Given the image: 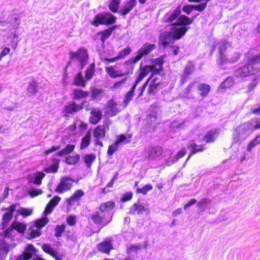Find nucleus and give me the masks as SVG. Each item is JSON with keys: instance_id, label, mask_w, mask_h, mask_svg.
I'll list each match as a JSON object with an SVG mask.
<instances>
[{"instance_id": "f257e3e1", "label": "nucleus", "mask_w": 260, "mask_h": 260, "mask_svg": "<svg viewBox=\"0 0 260 260\" xmlns=\"http://www.w3.org/2000/svg\"><path fill=\"white\" fill-rule=\"evenodd\" d=\"M164 19L165 21L171 23L169 32L161 34L159 38L160 43L166 46L185 34L189 28L188 25L192 23L194 18H190L186 16L181 15L180 9L177 8L173 11L166 14Z\"/></svg>"}, {"instance_id": "f03ea898", "label": "nucleus", "mask_w": 260, "mask_h": 260, "mask_svg": "<svg viewBox=\"0 0 260 260\" xmlns=\"http://www.w3.org/2000/svg\"><path fill=\"white\" fill-rule=\"evenodd\" d=\"M115 206L112 201L102 204L99 209L92 213L91 217L92 221L96 224L106 226L112 219Z\"/></svg>"}, {"instance_id": "7ed1b4c3", "label": "nucleus", "mask_w": 260, "mask_h": 260, "mask_svg": "<svg viewBox=\"0 0 260 260\" xmlns=\"http://www.w3.org/2000/svg\"><path fill=\"white\" fill-rule=\"evenodd\" d=\"M140 72L138 75V76L136 78L135 81L136 83H139L142 79L147 76L148 73L151 72L150 77L147 80V81L140 87L137 89L138 93V96H141L146 87L148 82L153 78L157 74L154 71L153 68L151 65H147L144 67H142V63L141 62L140 66Z\"/></svg>"}, {"instance_id": "20e7f679", "label": "nucleus", "mask_w": 260, "mask_h": 260, "mask_svg": "<svg viewBox=\"0 0 260 260\" xmlns=\"http://www.w3.org/2000/svg\"><path fill=\"white\" fill-rule=\"evenodd\" d=\"M155 48V45L153 44L145 43L136 52V56L125 61L124 63L125 66L134 64L139 61L144 56L152 52Z\"/></svg>"}, {"instance_id": "39448f33", "label": "nucleus", "mask_w": 260, "mask_h": 260, "mask_svg": "<svg viewBox=\"0 0 260 260\" xmlns=\"http://www.w3.org/2000/svg\"><path fill=\"white\" fill-rule=\"evenodd\" d=\"M70 55L71 61L77 62L81 69L87 63L88 54L84 48H80L76 52H71Z\"/></svg>"}, {"instance_id": "423d86ee", "label": "nucleus", "mask_w": 260, "mask_h": 260, "mask_svg": "<svg viewBox=\"0 0 260 260\" xmlns=\"http://www.w3.org/2000/svg\"><path fill=\"white\" fill-rule=\"evenodd\" d=\"M251 58L248 59V63L245 66L238 68L234 72V76L238 78H244L253 74L257 72V69L254 68L256 63H252Z\"/></svg>"}, {"instance_id": "0eeeda50", "label": "nucleus", "mask_w": 260, "mask_h": 260, "mask_svg": "<svg viewBox=\"0 0 260 260\" xmlns=\"http://www.w3.org/2000/svg\"><path fill=\"white\" fill-rule=\"evenodd\" d=\"M116 19V17L110 12L101 13L95 16L91 24L95 26L100 24H112L115 22Z\"/></svg>"}, {"instance_id": "6e6552de", "label": "nucleus", "mask_w": 260, "mask_h": 260, "mask_svg": "<svg viewBox=\"0 0 260 260\" xmlns=\"http://www.w3.org/2000/svg\"><path fill=\"white\" fill-rule=\"evenodd\" d=\"M132 137V134L120 135L117 136L115 142L108 147L107 154L109 156H112L114 153L118 149L119 145L121 143H128Z\"/></svg>"}, {"instance_id": "1a4fd4ad", "label": "nucleus", "mask_w": 260, "mask_h": 260, "mask_svg": "<svg viewBox=\"0 0 260 260\" xmlns=\"http://www.w3.org/2000/svg\"><path fill=\"white\" fill-rule=\"evenodd\" d=\"M253 131L251 126L248 123H244L241 125L236 130V135L237 138L234 139L235 142H238L239 140H244Z\"/></svg>"}, {"instance_id": "9d476101", "label": "nucleus", "mask_w": 260, "mask_h": 260, "mask_svg": "<svg viewBox=\"0 0 260 260\" xmlns=\"http://www.w3.org/2000/svg\"><path fill=\"white\" fill-rule=\"evenodd\" d=\"M54 207L52 205L49 203L47 205L43 212V216L35 221H34V228H43L44 226L48 222V218L47 217V215L51 213Z\"/></svg>"}, {"instance_id": "9b49d317", "label": "nucleus", "mask_w": 260, "mask_h": 260, "mask_svg": "<svg viewBox=\"0 0 260 260\" xmlns=\"http://www.w3.org/2000/svg\"><path fill=\"white\" fill-rule=\"evenodd\" d=\"M19 206L18 203L14 204L8 208H2V210H5L7 212L3 215L2 218L3 228H6L12 218L13 212L15 211L17 207Z\"/></svg>"}, {"instance_id": "f8f14e48", "label": "nucleus", "mask_w": 260, "mask_h": 260, "mask_svg": "<svg viewBox=\"0 0 260 260\" xmlns=\"http://www.w3.org/2000/svg\"><path fill=\"white\" fill-rule=\"evenodd\" d=\"M127 71L124 72H122L121 71H117L114 69V67L112 66H110L106 68V71L108 73V74L111 78H116L117 77H121L124 75H126L130 73H132L134 69V67L132 64H130L128 66Z\"/></svg>"}, {"instance_id": "ddd939ff", "label": "nucleus", "mask_w": 260, "mask_h": 260, "mask_svg": "<svg viewBox=\"0 0 260 260\" xmlns=\"http://www.w3.org/2000/svg\"><path fill=\"white\" fill-rule=\"evenodd\" d=\"M73 182L74 181L71 178L63 177L56 188V191L58 193H62L70 189Z\"/></svg>"}, {"instance_id": "4468645a", "label": "nucleus", "mask_w": 260, "mask_h": 260, "mask_svg": "<svg viewBox=\"0 0 260 260\" xmlns=\"http://www.w3.org/2000/svg\"><path fill=\"white\" fill-rule=\"evenodd\" d=\"M98 250L103 253L109 254L110 251L113 249L112 240L111 238H106L96 245Z\"/></svg>"}, {"instance_id": "2eb2a0df", "label": "nucleus", "mask_w": 260, "mask_h": 260, "mask_svg": "<svg viewBox=\"0 0 260 260\" xmlns=\"http://www.w3.org/2000/svg\"><path fill=\"white\" fill-rule=\"evenodd\" d=\"M132 52V49L130 47H127L126 48H124L122 50L119 52L117 56L112 58H108L105 56L104 54H101V58L102 60H105V61L109 62H113L116 61L118 60L122 59L124 58L125 56L128 55Z\"/></svg>"}, {"instance_id": "dca6fc26", "label": "nucleus", "mask_w": 260, "mask_h": 260, "mask_svg": "<svg viewBox=\"0 0 260 260\" xmlns=\"http://www.w3.org/2000/svg\"><path fill=\"white\" fill-rule=\"evenodd\" d=\"M82 104H83V102ZM82 108V104H76L74 102H72L68 103L64 106V109L62 111V114L64 116H68L69 114H72L74 112H78Z\"/></svg>"}, {"instance_id": "f3484780", "label": "nucleus", "mask_w": 260, "mask_h": 260, "mask_svg": "<svg viewBox=\"0 0 260 260\" xmlns=\"http://www.w3.org/2000/svg\"><path fill=\"white\" fill-rule=\"evenodd\" d=\"M137 4V0H126L121 6L119 13L125 15L131 12Z\"/></svg>"}, {"instance_id": "a211bd4d", "label": "nucleus", "mask_w": 260, "mask_h": 260, "mask_svg": "<svg viewBox=\"0 0 260 260\" xmlns=\"http://www.w3.org/2000/svg\"><path fill=\"white\" fill-rule=\"evenodd\" d=\"M16 244H7L5 241H0V258L4 259L7 255L10 249L14 248Z\"/></svg>"}, {"instance_id": "6ab92c4d", "label": "nucleus", "mask_w": 260, "mask_h": 260, "mask_svg": "<svg viewBox=\"0 0 260 260\" xmlns=\"http://www.w3.org/2000/svg\"><path fill=\"white\" fill-rule=\"evenodd\" d=\"M149 212L148 208L143 206L139 202L135 203L130 208L129 213L132 214H142Z\"/></svg>"}, {"instance_id": "aec40b11", "label": "nucleus", "mask_w": 260, "mask_h": 260, "mask_svg": "<svg viewBox=\"0 0 260 260\" xmlns=\"http://www.w3.org/2000/svg\"><path fill=\"white\" fill-rule=\"evenodd\" d=\"M166 55H162L158 58L153 59L151 61L154 71L157 74H159L163 69V64Z\"/></svg>"}, {"instance_id": "412c9836", "label": "nucleus", "mask_w": 260, "mask_h": 260, "mask_svg": "<svg viewBox=\"0 0 260 260\" xmlns=\"http://www.w3.org/2000/svg\"><path fill=\"white\" fill-rule=\"evenodd\" d=\"M150 80L151 81L147 89V92L149 94H154L157 91V88L161 83L160 79L157 77V76H154Z\"/></svg>"}, {"instance_id": "4be33fe9", "label": "nucleus", "mask_w": 260, "mask_h": 260, "mask_svg": "<svg viewBox=\"0 0 260 260\" xmlns=\"http://www.w3.org/2000/svg\"><path fill=\"white\" fill-rule=\"evenodd\" d=\"M195 64L192 61H188L186 64L183 73L181 76L182 82H185L189 75L191 74L194 70Z\"/></svg>"}, {"instance_id": "5701e85b", "label": "nucleus", "mask_w": 260, "mask_h": 260, "mask_svg": "<svg viewBox=\"0 0 260 260\" xmlns=\"http://www.w3.org/2000/svg\"><path fill=\"white\" fill-rule=\"evenodd\" d=\"M118 111L116 103L112 100H110L107 105L106 114L109 116H113Z\"/></svg>"}, {"instance_id": "b1692460", "label": "nucleus", "mask_w": 260, "mask_h": 260, "mask_svg": "<svg viewBox=\"0 0 260 260\" xmlns=\"http://www.w3.org/2000/svg\"><path fill=\"white\" fill-rule=\"evenodd\" d=\"M231 45L225 42V41H221L219 43V59L221 65L226 61V59L224 55V52L225 51L228 47L230 46Z\"/></svg>"}, {"instance_id": "393cba45", "label": "nucleus", "mask_w": 260, "mask_h": 260, "mask_svg": "<svg viewBox=\"0 0 260 260\" xmlns=\"http://www.w3.org/2000/svg\"><path fill=\"white\" fill-rule=\"evenodd\" d=\"M188 149L190 150L191 153L189 154L187 160L189 159L190 156L197 152L202 151L204 149V146L201 145H197L194 141L190 142L188 146Z\"/></svg>"}, {"instance_id": "a878e982", "label": "nucleus", "mask_w": 260, "mask_h": 260, "mask_svg": "<svg viewBox=\"0 0 260 260\" xmlns=\"http://www.w3.org/2000/svg\"><path fill=\"white\" fill-rule=\"evenodd\" d=\"M26 229H7L6 231L3 232V237L5 239L10 238L13 239L14 235L15 232L18 233H23Z\"/></svg>"}, {"instance_id": "bb28decb", "label": "nucleus", "mask_w": 260, "mask_h": 260, "mask_svg": "<svg viewBox=\"0 0 260 260\" xmlns=\"http://www.w3.org/2000/svg\"><path fill=\"white\" fill-rule=\"evenodd\" d=\"M106 132L105 125H99L93 131V136L95 139H101L105 137Z\"/></svg>"}, {"instance_id": "cd10ccee", "label": "nucleus", "mask_w": 260, "mask_h": 260, "mask_svg": "<svg viewBox=\"0 0 260 260\" xmlns=\"http://www.w3.org/2000/svg\"><path fill=\"white\" fill-rule=\"evenodd\" d=\"M148 151L149 157L151 159L159 156L162 153V149L159 147H149Z\"/></svg>"}, {"instance_id": "c85d7f7f", "label": "nucleus", "mask_w": 260, "mask_h": 260, "mask_svg": "<svg viewBox=\"0 0 260 260\" xmlns=\"http://www.w3.org/2000/svg\"><path fill=\"white\" fill-rule=\"evenodd\" d=\"M42 248L45 253L50 255L54 258L59 254L57 250H54L49 244H43L42 245Z\"/></svg>"}, {"instance_id": "c756f323", "label": "nucleus", "mask_w": 260, "mask_h": 260, "mask_svg": "<svg viewBox=\"0 0 260 260\" xmlns=\"http://www.w3.org/2000/svg\"><path fill=\"white\" fill-rule=\"evenodd\" d=\"M102 113L100 110H92L91 111L90 121L92 124L97 123L101 119Z\"/></svg>"}, {"instance_id": "7c9ffc66", "label": "nucleus", "mask_w": 260, "mask_h": 260, "mask_svg": "<svg viewBox=\"0 0 260 260\" xmlns=\"http://www.w3.org/2000/svg\"><path fill=\"white\" fill-rule=\"evenodd\" d=\"M217 137V131L213 129L208 132L204 136V140L206 143L213 142Z\"/></svg>"}, {"instance_id": "2f4dec72", "label": "nucleus", "mask_w": 260, "mask_h": 260, "mask_svg": "<svg viewBox=\"0 0 260 260\" xmlns=\"http://www.w3.org/2000/svg\"><path fill=\"white\" fill-rule=\"evenodd\" d=\"M198 89L199 91V93L204 98L207 95L210 90V87L206 84H199L198 85Z\"/></svg>"}, {"instance_id": "473e14b6", "label": "nucleus", "mask_w": 260, "mask_h": 260, "mask_svg": "<svg viewBox=\"0 0 260 260\" xmlns=\"http://www.w3.org/2000/svg\"><path fill=\"white\" fill-rule=\"evenodd\" d=\"M138 84L139 83H136V82L135 81L134 84L133 85V86L131 87V88L130 89V90L126 93V94L125 96L124 100V103H125V104L126 105L129 102V101H131V100L134 95V93L135 90Z\"/></svg>"}, {"instance_id": "72a5a7b5", "label": "nucleus", "mask_w": 260, "mask_h": 260, "mask_svg": "<svg viewBox=\"0 0 260 260\" xmlns=\"http://www.w3.org/2000/svg\"><path fill=\"white\" fill-rule=\"evenodd\" d=\"M91 135L90 132H88L85 136L82 139L80 148L83 149L88 146L90 143Z\"/></svg>"}, {"instance_id": "f704fd0d", "label": "nucleus", "mask_w": 260, "mask_h": 260, "mask_svg": "<svg viewBox=\"0 0 260 260\" xmlns=\"http://www.w3.org/2000/svg\"><path fill=\"white\" fill-rule=\"evenodd\" d=\"M45 175V173L42 172H37L34 173V184L40 185L42 183V180Z\"/></svg>"}, {"instance_id": "c9c22d12", "label": "nucleus", "mask_w": 260, "mask_h": 260, "mask_svg": "<svg viewBox=\"0 0 260 260\" xmlns=\"http://www.w3.org/2000/svg\"><path fill=\"white\" fill-rule=\"evenodd\" d=\"M88 93L87 91H84L80 89H75L73 91L74 99H80L88 96Z\"/></svg>"}, {"instance_id": "e433bc0d", "label": "nucleus", "mask_w": 260, "mask_h": 260, "mask_svg": "<svg viewBox=\"0 0 260 260\" xmlns=\"http://www.w3.org/2000/svg\"><path fill=\"white\" fill-rule=\"evenodd\" d=\"M59 160L56 158L53 159V164L46 169L47 173H55L58 168Z\"/></svg>"}, {"instance_id": "4c0bfd02", "label": "nucleus", "mask_w": 260, "mask_h": 260, "mask_svg": "<svg viewBox=\"0 0 260 260\" xmlns=\"http://www.w3.org/2000/svg\"><path fill=\"white\" fill-rule=\"evenodd\" d=\"M77 125L80 127L81 129H84L86 128L87 126L86 123H83L79 120H76L73 124L69 126V131L71 132H73L76 129Z\"/></svg>"}, {"instance_id": "58836bf2", "label": "nucleus", "mask_w": 260, "mask_h": 260, "mask_svg": "<svg viewBox=\"0 0 260 260\" xmlns=\"http://www.w3.org/2000/svg\"><path fill=\"white\" fill-rule=\"evenodd\" d=\"M15 211H17L19 214L22 215L24 217H26L31 214L32 210L31 209L20 207L19 205Z\"/></svg>"}, {"instance_id": "ea45409f", "label": "nucleus", "mask_w": 260, "mask_h": 260, "mask_svg": "<svg viewBox=\"0 0 260 260\" xmlns=\"http://www.w3.org/2000/svg\"><path fill=\"white\" fill-rule=\"evenodd\" d=\"M103 92V90L101 89L93 88L92 89L91 98L93 100L95 101L100 100Z\"/></svg>"}, {"instance_id": "a19ab883", "label": "nucleus", "mask_w": 260, "mask_h": 260, "mask_svg": "<svg viewBox=\"0 0 260 260\" xmlns=\"http://www.w3.org/2000/svg\"><path fill=\"white\" fill-rule=\"evenodd\" d=\"M74 82L76 85L81 86H85V81L81 74V73L79 72L75 75Z\"/></svg>"}, {"instance_id": "79ce46f5", "label": "nucleus", "mask_w": 260, "mask_h": 260, "mask_svg": "<svg viewBox=\"0 0 260 260\" xmlns=\"http://www.w3.org/2000/svg\"><path fill=\"white\" fill-rule=\"evenodd\" d=\"M234 84L233 79L231 77H228L220 85V88L223 89L231 87Z\"/></svg>"}, {"instance_id": "37998d69", "label": "nucleus", "mask_w": 260, "mask_h": 260, "mask_svg": "<svg viewBox=\"0 0 260 260\" xmlns=\"http://www.w3.org/2000/svg\"><path fill=\"white\" fill-rule=\"evenodd\" d=\"M79 158L80 155L79 154H75L67 157L66 162L69 165H74L79 161Z\"/></svg>"}, {"instance_id": "c03bdc74", "label": "nucleus", "mask_w": 260, "mask_h": 260, "mask_svg": "<svg viewBox=\"0 0 260 260\" xmlns=\"http://www.w3.org/2000/svg\"><path fill=\"white\" fill-rule=\"evenodd\" d=\"M95 159V156L92 153L89 154H86L84 157L85 163L86 164L87 167H90Z\"/></svg>"}, {"instance_id": "a18cd8bd", "label": "nucleus", "mask_w": 260, "mask_h": 260, "mask_svg": "<svg viewBox=\"0 0 260 260\" xmlns=\"http://www.w3.org/2000/svg\"><path fill=\"white\" fill-rule=\"evenodd\" d=\"M259 144H260V135H257L249 143L247 148V150L251 151L253 148Z\"/></svg>"}, {"instance_id": "49530a36", "label": "nucleus", "mask_w": 260, "mask_h": 260, "mask_svg": "<svg viewBox=\"0 0 260 260\" xmlns=\"http://www.w3.org/2000/svg\"><path fill=\"white\" fill-rule=\"evenodd\" d=\"M95 66L94 64H90L85 72V76L87 79H90L94 73Z\"/></svg>"}, {"instance_id": "de8ad7c7", "label": "nucleus", "mask_w": 260, "mask_h": 260, "mask_svg": "<svg viewBox=\"0 0 260 260\" xmlns=\"http://www.w3.org/2000/svg\"><path fill=\"white\" fill-rule=\"evenodd\" d=\"M152 185L151 184H148L144 185L142 188L137 187L136 190L137 192L138 193H140L143 194H146L149 191L152 190Z\"/></svg>"}, {"instance_id": "09e8293b", "label": "nucleus", "mask_w": 260, "mask_h": 260, "mask_svg": "<svg viewBox=\"0 0 260 260\" xmlns=\"http://www.w3.org/2000/svg\"><path fill=\"white\" fill-rule=\"evenodd\" d=\"M120 4V0H112L110 2L109 8L113 12H117Z\"/></svg>"}, {"instance_id": "8fccbe9b", "label": "nucleus", "mask_w": 260, "mask_h": 260, "mask_svg": "<svg viewBox=\"0 0 260 260\" xmlns=\"http://www.w3.org/2000/svg\"><path fill=\"white\" fill-rule=\"evenodd\" d=\"M186 149L185 148L182 149L179 152H178L177 154L173 158L172 162L170 164L168 162L169 165H172L175 162L177 161L178 159L183 157L186 154Z\"/></svg>"}, {"instance_id": "3c124183", "label": "nucleus", "mask_w": 260, "mask_h": 260, "mask_svg": "<svg viewBox=\"0 0 260 260\" xmlns=\"http://www.w3.org/2000/svg\"><path fill=\"white\" fill-rule=\"evenodd\" d=\"M210 200L207 198H203L198 203L197 205L204 210L205 209L206 206L210 204Z\"/></svg>"}, {"instance_id": "603ef678", "label": "nucleus", "mask_w": 260, "mask_h": 260, "mask_svg": "<svg viewBox=\"0 0 260 260\" xmlns=\"http://www.w3.org/2000/svg\"><path fill=\"white\" fill-rule=\"evenodd\" d=\"M111 34L110 31L108 29L101 31L99 33V35H101V40L103 44H104L105 40L110 37Z\"/></svg>"}, {"instance_id": "864d4df0", "label": "nucleus", "mask_w": 260, "mask_h": 260, "mask_svg": "<svg viewBox=\"0 0 260 260\" xmlns=\"http://www.w3.org/2000/svg\"><path fill=\"white\" fill-rule=\"evenodd\" d=\"M67 222L70 226H74L77 222V217L74 215H70L67 218Z\"/></svg>"}, {"instance_id": "5fc2aeb1", "label": "nucleus", "mask_w": 260, "mask_h": 260, "mask_svg": "<svg viewBox=\"0 0 260 260\" xmlns=\"http://www.w3.org/2000/svg\"><path fill=\"white\" fill-rule=\"evenodd\" d=\"M74 148L75 146L74 145H68L65 148L61 151L60 153L61 154H67L73 151Z\"/></svg>"}, {"instance_id": "6e6d98bb", "label": "nucleus", "mask_w": 260, "mask_h": 260, "mask_svg": "<svg viewBox=\"0 0 260 260\" xmlns=\"http://www.w3.org/2000/svg\"><path fill=\"white\" fill-rule=\"evenodd\" d=\"M133 197L132 192H126L123 194L121 198V200L123 202H126L131 200Z\"/></svg>"}, {"instance_id": "4d7b16f0", "label": "nucleus", "mask_w": 260, "mask_h": 260, "mask_svg": "<svg viewBox=\"0 0 260 260\" xmlns=\"http://www.w3.org/2000/svg\"><path fill=\"white\" fill-rule=\"evenodd\" d=\"M84 192L83 190L81 189H78L74 192L73 196H74V198L79 201L80 198L84 196Z\"/></svg>"}, {"instance_id": "13d9d810", "label": "nucleus", "mask_w": 260, "mask_h": 260, "mask_svg": "<svg viewBox=\"0 0 260 260\" xmlns=\"http://www.w3.org/2000/svg\"><path fill=\"white\" fill-rule=\"evenodd\" d=\"M251 79L252 80V83L248 86V88L249 90L252 89L257 84L258 78L255 75L252 76L251 77Z\"/></svg>"}, {"instance_id": "bf43d9fd", "label": "nucleus", "mask_w": 260, "mask_h": 260, "mask_svg": "<svg viewBox=\"0 0 260 260\" xmlns=\"http://www.w3.org/2000/svg\"><path fill=\"white\" fill-rule=\"evenodd\" d=\"M141 246L140 245H130L127 248V252H129L133 251H137L141 249Z\"/></svg>"}, {"instance_id": "052dcab7", "label": "nucleus", "mask_w": 260, "mask_h": 260, "mask_svg": "<svg viewBox=\"0 0 260 260\" xmlns=\"http://www.w3.org/2000/svg\"><path fill=\"white\" fill-rule=\"evenodd\" d=\"M60 199V198L58 196H55L52 199L49 203L54 207H55L58 204Z\"/></svg>"}, {"instance_id": "680f3d73", "label": "nucleus", "mask_w": 260, "mask_h": 260, "mask_svg": "<svg viewBox=\"0 0 260 260\" xmlns=\"http://www.w3.org/2000/svg\"><path fill=\"white\" fill-rule=\"evenodd\" d=\"M240 54L239 53L235 52L233 55V57H232L231 58L229 59L227 61H228L230 62H234L238 60V59L240 57Z\"/></svg>"}, {"instance_id": "e2e57ef3", "label": "nucleus", "mask_w": 260, "mask_h": 260, "mask_svg": "<svg viewBox=\"0 0 260 260\" xmlns=\"http://www.w3.org/2000/svg\"><path fill=\"white\" fill-rule=\"evenodd\" d=\"M251 111L255 115H260V105H255L252 107Z\"/></svg>"}, {"instance_id": "0e129e2a", "label": "nucleus", "mask_w": 260, "mask_h": 260, "mask_svg": "<svg viewBox=\"0 0 260 260\" xmlns=\"http://www.w3.org/2000/svg\"><path fill=\"white\" fill-rule=\"evenodd\" d=\"M182 123L181 122H178L177 121H173L171 124V128L172 129V131H174L175 128H179L181 127Z\"/></svg>"}, {"instance_id": "69168bd1", "label": "nucleus", "mask_w": 260, "mask_h": 260, "mask_svg": "<svg viewBox=\"0 0 260 260\" xmlns=\"http://www.w3.org/2000/svg\"><path fill=\"white\" fill-rule=\"evenodd\" d=\"M10 49L9 48L5 47L0 53V61L5 56L9 53Z\"/></svg>"}, {"instance_id": "338daca9", "label": "nucleus", "mask_w": 260, "mask_h": 260, "mask_svg": "<svg viewBox=\"0 0 260 260\" xmlns=\"http://www.w3.org/2000/svg\"><path fill=\"white\" fill-rule=\"evenodd\" d=\"M9 131L10 129L8 127L0 123V133L4 134H8Z\"/></svg>"}, {"instance_id": "774afa93", "label": "nucleus", "mask_w": 260, "mask_h": 260, "mask_svg": "<svg viewBox=\"0 0 260 260\" xmlns=\"http://www.w3.org/2000/svg\"><path fill=\"white\" fill-rule=\"evenodd\" d=\"M252 63H256V64L260 63V53L255 55L251 57Z\"/></svg>"}]
</instances>
